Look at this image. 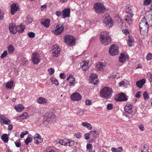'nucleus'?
<instances>
[{
  "mask_svg": "<svg viewBox=\"0 0 152 152\" xmlns=\"http://www.w3.org/2000/svg\"><path fill=\"white\" fill-rule=\"evenodd\" d=\"M9 30L10 32L13 34H15L17 32V25L12 23L9 25Z\"/></svg>",
  "mask_w": 152,
  "mask_h": 152,
  "instance_id": "14",
  "label": "nucleus"
},
{
  "mask_svg": "<svg viewBox=\"0 0 152 152\" xmlns=\"http://www.w3.org/2000/svg\"><path fill=\"white\" fill-rule=\"evenodd\" d=\"M32 62L34 64H38L40 61V56L38 53H36L33 54Z\"/></svg>",
  "mask_w": 152,
  "mask_h": 152,
  "instance_id": "10",
  "label": "nucleus"
},
{
  "mask_svg": "<svg viewBox=\"0 0 152 152\" xmlns=\"http://www.w3.org/2000/svg\"><path fill=\"white\" fill-rule=\"evenodd\" d=\"M71 98L73 100L79 101L81 99V96L79 93H75L71 96Z\"/></svg>",
  "mask_w": 152,
  "mask_h": 152,
  "instance_id": "15",
  "label": "nucleus"
},
{
  "mask_svg": "<svg viewBox=\"0 0 152 152\" xmlns=\"http://www.w3.org/2000/svg\"><path fill=\"white\" fill-rule=\"evenodd\" d=\"M82 125L86 127L89 130H90L92 128V126L90 124L86 122H83L82 123Z\"/></svg>",
  "mask_w": 152,
  "mask_h": 152,
  "instance_id": "37",
  "label": "nucleus"
},
{
  "mask_svg": "<svg viewBox=\"0 0 152 152\" xmlns=\"http://www.w3.org/2000/svg\"><path fill=\"white\" fill-rule=\"evenodd\" d=\"M28 116V113L26 112H24L20 116L18 117L17 119H20L22 120H24L26 119Z\"/></svg>",
  "mask_w": 152,
  "mask_h": 152,
  "instance_id": "29",
  "label": "nucleus"
},
{
  "mask_svg": "<svg viewBox=\"0 0 152 152\" xmlns=\"http://www.w3.org/2000/svg\"><path fill=\"white\" fill-rule=\"evenodd\" d=\"M56 16L58 17H59L61 16L62 14V12L60 11H58L56 12Z\"/></svg>",
  "mask_w": 152,
  "mask_h": 152,
  "instance_id": "55",
  "label": "nucleus"
},
{
  "mask_svg": "<svg viewBox=\"0 0 152 152\" xmlns=\"http://www.w3.org/2000/svg\"><path fill=\"white\" fill-rule=\"evenodd\" d=\"M62 12L63 13V18H65L66 17H68L70 16V10L69 8H67L64 9Z\"/></svg>",
  "mask_w": 152,
  "mask_h": 152,
  "instance_id": "21",
  "label": "nucleus"
},
{
  "mask_svg": "<svg viewBox=\"0 0 152 152\" xmlns=\"http://www.w3.org/2000/svg\"><path fill=\"white\" fill-rule=\"evenodd\" d=\"M60 77L61 78L64 79L65 78V74L64 73H61L60 74Z\"/></svg>",
  "mask_w": 152,
  "mask_h": 152,
  "instance_id": "58",
  "label": "nucleus"
},
{
  "mask_svg": "<svg viewBox=\"0 0 152 152\" xmlns=\"http://www.w3.org/2000/svg\"><path fill=\"white\" fill-rule=\"evenodd\" d=\"M28 132L26 131H25L21 133V134L20 135V137L21 138L24 137V136L28 134Z\"/></svg>",
  "mask_w": 152,
  "mask_h": 152,
  "instance_id": "44",
  "label": "nucleus"
},
{
  "mask_svg": "<svg viewBox=\"0 0 152 152\" xmlns=\"http://www.w3.org/2000/svg\"><path fill=\"white\" fill-rule=\"evenodd\" d=\"M91 82L95 84H96L99 80L97 76L95 74H91L90 76Z\"/></svg>",
  "mask_w": 152,
  "mask_h": 152,
  "instance_id": "16",
  "label": "nucleus"
},
{
  "mask_svg": "<svg viewBox=\"0 0 152 152\" xmlns=\"http://www.w3.org/2000/svg\"><path fill=\"white\" fill-rule=\"evenodd\" d=\"M67 80H69V82L74 81L75 80V79L73 76L71 75H70L67 78Z\"/></svg>",
  "mask_w": 152,
  "mask_h": 152,
  "instance_id": "41",
  "label": "nucleus"
},
{
  "mask_svg": "<svg viewBox=\"0 0 152 152\" xmlns=\"http://www.w3.org/2000/svg\"><path fill=\"white\" fill-rule=\"evenodd\" d=\"M14 81L13 80H11L8 81L6 84V87L7 89L11 88L13 87Z\"/></svg>",
  "mask_w": 152,
  "mask_h": 152,
  "instance_id": "30",
  "label": "nucleus"
},
{
  "mask_svg": "<svg viewBox=\"0 0 152 152\" xmlns=\"http://www.w3.org/2000/svg\"><path fill=\"white\" fill-rule=\"evenodd\" d=\"M90 134L89 133H86L85 134V137L86 140H88L89 139Z\"/></svg>",
  "mask_w": 152,
  "mask_h": 152,
  "instance_id": "57",
  "label": "nucleus"
},
{
  "mask_svg": "<svg viewBox=\"0 0 152 152\" xmlns=\"http://www.w3.org/2000/svg\"><path fill=\"white\" fill-rule=\"evenodd\" d=\"M69 142H67V146H73L74 145L75 142L74 141H70L68 140Z\"/></svg>",
  "mask_w": 152,
  "mask_h": 152,
  "instance_id": "45",
  "label": "nucleus"
},
{
  "mask_svg": "<svg viewBox=\"0 0 152 152\" xmlns=\"http://www.w3.org/2000/svg\"><path fill=\"white\" fill-rule=\"evenodd\" d=\"M34 139L35 142L37 144L42 142L43 141V139L41 138L40 135L38 134H36L34 137Z\"/></svg>",
  "mask_w": 152,
  "mask_h": 152,
  "instance_id": "19",
  "label": "nucleus"
},
{
  "mask_svg": "<svg viewBox=\"0 0 152 152\" xmlns=\"http://www.w3.org/2000/svg\"><path fill=\"white\" fill-rule=\"evenodd\" d=\"M113 107V104H108L107 105V109L108 110H111Z\"/></svg>",
  "mask_w": 152,
  "mask_h": 152,
  "instance_id": "52",
  "label": "nucleus"
},
{
  "mask_svg": "<svg viewBox=\"0 0 152 152\" xmlns=\"http://www.w3.org/2000/svg\"><path fill=\"white\" fill-rule=\"evenodd\" d=\"M94 9L95 11L98 13L104 12L105 10L104 5L100 3H96L95 4Z\"/></svg>",
  "mask_w": 152,
  "mask_h": 152,
  "instance_id": "6",
  "label": "nucleus"
},
{
  "mask_svg": "<svg viewBox=\"0 0 152 152\" xmlns=\"http://www.w3.org/2000/svg\"><path fill=\"white\" fill-rule=\"evenodd\" d=\"M124 109L125 112L126 113L131 114L132 113V106L131 105L127 104L124 107Z\"/></svg>",
  "mask_w": 152,
  "mask_h": 152,
  "instance_id": "23",
  "label": "nucleus"
},
{
  "mask_svg": "<svg viewBox=\"0 0 152 152\" xmlns=\"http://www.w3.org/2000/svg\"><path fill=\"white\" fill-rule=\"evenodd\" d=\"M115 99L116 101H126L127 100V98L123 93H122L119 94L117 98L115 97Z\"/></svg>",
  "mask_w": 152,
  "mask_h": 152,
  "instance_id": "17",
  "label": "nucleus"
},
{
  "mask_svg": "<svg viewBox=\"0 0 152 152\" xmlns=\"http://www.w3.org/2000/svg\"><path fill=\"white\" fill-rule=\"evenodd\" d=\"M13 126L12 124L9 125L8 126V129L9 131H11L12 130Z\"/></svg>",
  "mask_w": 152,
  "mask_h": 152,
  "instance_id": "62",
  "label": "nucleus"
},
{
  "mask_svg": "<svg viewBox=\"0 0 152 152\" xmlns=\"http://www.w3.org/2000/svg\"><path fill=\"white\" fill-rule=\"evenodd\" d=\"M118 47L115 45H112L109 48V53L110 55L115 56L118 53Z\"/></svg>",
  "mask_w": 152,
  "mask_h": 152,
  "instance_id": "7",
  "label": "nucleus"
},
{
  "mask_svg": "<svg viewBox=\"0 0 152 152\" xmlns=\"http://www.w3.org/2000/svg\"><path fill=\"white\" fill-rule=\"evenodd\" d=\"M64 40L68 45H73L75 42V37L69 35H67L64 36Z\"/></svg>",
  "mask_w": 152,
  "mask_h": 152,
  "instance_id": "5",
  "label": "nucleus"
},
{
  "mask_svg": "<svg viewBox=\"0 0 152 152\" xmlns=\"http://www.w3.org/2000/svg\"><path fill=\"white\" fill-rule=\"evenodd\" d=\"M25 27L21 24L19 25H17V32L20 33H22L25 29Z\"/></svg>",
  "mask_w": 152,
  "mask_h": 152,
  "instance_id": "28",
  "label": "nucleus"
},
{
  "mask_svg": "<svg viewBox=\"0 0 152 152\" xmlns=\"http://www.w3.org/2000/svg\"><path fill=\"white\" fill-rule=\"evenodd\" d=\"M145 79H142L141 80L137 81L136 82V85L139 88H141L142 86L145 83Z\"/></svg>",
  "mask_w": 152,
  "mask_h": 152,
  "instance_id": "25",
  "label": "nucleus"
},
{
  "mask_svg": "<svg viewBox=\"0 0 152 152\" xmlns=\"http://www.w3.org/2000/svg\"><path fill=\"white\" fill-rule=\"evenodd\" d=\"M140 93L139 92H137L135 95V96L138 98H140Z\"/></svg>",
  "mask_w": 152,
  "mask_h": 152,
  "instance_id": "63",
  "label": "nucleus"
},
{
  "mask_svg": "<svg viewBox=\"0 0 152 152\" xmlns=\"http://www.w3.org/2000/svg\"><path fill=\"white\" fill-rule=\"evenodd\" d=\"M151 2V0H144L143 3L145 5L149 4Z\"/></svg>",
  "mask_w": 152,
  "mask_h": 152,
  "instance_id": "49",
  "label": "nucleus"
},
{
  "mask_svg": "<svg viewBox=\"0 0 152 152\" xmlns=\"http://www.w3.org/2000/svg\"><path fill=\"white\" fill-rule=\"evenodd\" d=\"M103 23L107 27L110 28L113 25V22L110 16H108L104 19Z\"/></svg>",
  "mask_w": 152,
  "mask_h": 152,
  "instance_id": "9",
  "label": "nucleus"
},
{
  "mask_svg": "<svg viewBox=\"0 0 152 152\" xmlns=\"http://www.w3.org/2000/svg\"><path fill=\"white\" fill-rule=\"evenodd\" d=\"M0 121L1 123L7 125L11 123L10 120L3 115H0Z\"/></svg>",
  "mask_w": 152,
  "mask_h": 152,
  "instance_id": "12",
  "label": "nucleus"
},
{
  "mask_svg": "<svg viewBox=\"0 0 152 152\" xmlns=\"http://www.w3.org/2000/svg\"><path fill=\"white\" fill-rule=\"evenodd\" d=\"M50 20V19H47L45 20H42L41 23L46 28L49 26Z\"/></svg>",
  "mask_w": 152,
  "mask_h": 152,
  "instance_id": "26",
  "label": "nucleus"
},
{
  "mask_svg": "<svg viewBox=\"0 0 152 152\" xmlns=\"http://www.w3.org/2000/svg\"><path fill=\"white\" fill-rule=\"evenodd\" d=\"M148 147H145V146H143V148L142 149V150H146V152H148Z\"/></svg>",
  "mask_w": 152,
  "mask_h": 152,
  "instance_id": "64",
  "label": "nucleus"
},
{
  "mask_svg": "<svg viewBox=\"0 0 152 152\" xmlns=\"http://www.w3.org/2000/svg\"><path fill=\"white\" fill-rule=\"evenodd\" d=\"M28 35L30 37H34L35 36V34L33 32H29L28 33Z\"/></svg>",
  "mask_w": 152,
  "mask_h": 152,
  "instance_id": "50",
  "label": "nucleus"
},
{
  "mask_svg": "<svg viewBox=\"0 0 152 152\" xmlns=\"http://www.w3.org/2000/svg\"><path fill=\"white\" fill-rule=\"evenodd\" d=\"M2 140L5 142H7L8 140V136L7 134H4L1 137Z\"/></svg>",
  "mask_w": 152,
  "mask_h": 152,
  "instance_id": "34",
  "label": "nucleus"
},
{
  "mask_svg": "<svg viewBox=\"0 0 152 152\" xmlns=\"http://www.w3.org/2000/svg\"><path fill=\"white\" fill-rule=\"evenodd\" d=\"M8 49L9 51V53H12L14 51V48L13 46L12 45H10L8 47Z\"/></svg>",
  "mask_w": 152,
  "mask_h": 152,
  "instance_id": "39",
  "label": "nucleus"
},
{
  "mask_svg": "<svg viewBox=\"0 0 152 152\" xmlns=\"http://www.w3.org/2000/svg\"><path fill=\"white\" fill-rule=\"evenodd\" d=\"M37 102L40 104H45L48 102L47 100L44 98L38 97L37 99Z\"/></svg>",
  "mask_w": 152,
  "mask_h": 152,
  "instance_id": "24",
  "label": "nucleus"
},
{
  "mask_svg": "<svg viewBox=\"0 0 152 152\" xmlns=\"http://www.w3.org/2000/svg\"><path fill=\"white\" fill-rule=\"evenodd\" d=\"M139 129L142 131L144 130V126L143 124H141L139 126Z\"/></svg>",
  "mask_w": 152,
  "mask_h": 152,
  "instance_id": "61",
  "label": "nucleus"
},
{
  "mask_svg": "<svg viewBox=\"0 0 152 152\" xmlns=\"http://www.w3.org/2000/svg\"><path fill=\"white\" fill-rule=\"evenodd\" d=\"M123 149L121 147H120L117 148H112V151L113 152H120L122 151Z\"/></svg>",
  "mask_w": 152,
  "mask_h": 152,
  "instance_id": "38",
  "label": "nucleus"
},
{
  "mask_svg": "<svg viewBox=\"0 0 152 152\" xmlns=\"http://www.w3.org/2000/svg\"><path fill=\"white\" fill-rule=\"evenodd\" d=\"M89 133L92 134L93 137L94 138L98 137L99 135V132L96 131H91Z\"/></svg>",
  "mask_w": 152,
  "mask_h": 152,
  "instance_id": "33",
  "label": "nucleus"
},
{
  "mask_svg": "<svg viewBox=\"0 0 152 152\" xmlns=\"http://www.w3.org/2000/svg\"><path fill=\"white\" fill-rule=\"evenodd\" d=\"M112 92L111 88L106 87L100 90V95L102 97L107 99L111 96Z\"/></svg>",
  "mask_w": 152,
  "mask_h": 152,
  "instance_id": "4",
  "label": "nucleus"
},
{
  "mask_svg": "<svg viewBox=\"0 0 152 152\" xmlns=\"http://www.w3.org/2000/svg\"><path fill=\"white\" fill-rule=\"evenodd\" d=\"M146 58L147 60H150L152 58V54L151 53H148L146 57Z\"/></svg>",
  "mask_w": 152,
  "mask_h": 152,
  "instance_id": "48",
  "label": "nucleus"
},
{
  "mask_svg": "<svg viewBox=\"0 0 152 152\" xmlns=\"http://www.w3.org/2000/svg\"><path fill=\"white\" fill-rule=\"evenodd\" d=\"M10 12L11 14L14 15L19 9V6L16 3L12 4L11 6Z\"/></svg>",
  "mask_w": 152,
  "mask_h": 152,
  "instance_id": "11",
  "label": "nucleus"
},
{
  "mask_svg": "<svg viewBox=\"0 0 152 152\" xmlns=\"http://www.w3.org/2000/svg\"><path fill=\"white\" fill-rule=\"evenodd\" d=\"M105 66L106 64L104 63L99 62L96 65L95 67L96 70L97 71L102 70Z\"/></svg>",
  "mask_w": 152,
  "mask_h": 152,
  "instance_id": "20",
  "label": "nucleus"
},
{
  "mask_svg": "<svg viewBox=\"0 0 152 152\" xmlns=\"http://www.w3.org/2000/svg\"><path fill=\"white\" fill-rule=\"evenodd\" d=\"M92 148V146L91 144L88 143L86 146V148L87 149H89L91 150Z\"/></svg>",
  "mask_w": 152,
  "mask_h": 152,
  "instance_id": "53",
  "label": "nucleus"
},
{
  "mask_svg": "<svg viewBox=\"0 0 152 152\" xmlns=\"http://www.w3.org/2000/svg\"><path fill=\"white\" fill-rule=\"evenodd\" d=\"M24 107L22 104H19L18 105L15 106V109L18 112H20L22 111L24 109Z\"/></svg>",
  "mask_w": 152,
  "mask_h": 152,
  "instance_id": "27",
  "label": "nucleus"
},
{
  "mask_svg": "<svg viewBox=\"0 0 152 152\" xmlns=\"http://www.w3.org/2000/svg\"><path fill=\"white\" fill-rule=\"evenodd\" d=\"M32 138L30 137H28L25 140L26 144L27 145H28L29 142L32 141Z\"/></svg>",
  "mask_w": 152,
  "mask_h": 152,
  "instance_id": "40",
  "label": "nucleus"
},
{
  "mask_svg": "<svg viewBox=\"0 0 152 152\" xmlns=\"http://www.w3.org/2000/svg\"><path fill=\"white\" fill-rule=\"evenodd\" d=\"M68 140L64 139L60 140L59 141V143L62 145H67V142H68Z\"/></svg>",
  "mask_w": 152,
  "mask_h": 152,
  "instance_id": "32",
  "label": "nucleus"
},
{
  "mask_svg": "<svg viewBox=\"0 0 152 152\" xmlns=\"http://www.w3.org/2000/svg\"><path fill=\"white\" fill-rule=\"evenodd\" d=\"M140 32L141 34L147 35L149 29V26L146 19L143 18L139 23Z\"/></svg>",
  "mask_w": 152,
  "mask_h": 152,
  "instance_id": "2",
  "label": "nucleus"
},
{
  "mask_svg": "<svg viewBox=\"0 0 152 152\" xmlns=\"http://www.w3.org/2000/svg\"><path fill=\"white\" fill-rule=\"evenodd\" d=\"M54 29L53 30V32L56 35L60 34L64 31V27L63 25H58L54 27Z\"/></svg>",
  "mask_w": 152,
  "mask_h": 152,
  "instance_id": "8",
  "label": "nucleus"
},
{
  "mask_svg": "<svg viewBox=\"0 0 152 152\" xmlns=\"http://www.w3.org/2000/svg\"><path fill=\"white\" fill-rule=\"evenodd\" d=\"M134 42V40L133 38L130 36H129L128 40V45L130 47L132 46V43Z\"/></svg>",
  "mask_w": 152,
  "mask_h": 152,
  "instance_id": "31",
  "label": "nucleus"
},
{
  "mask_svg": "<svg viewBox=\"0 0 152 152\" xmlns=\"http://www.w3.org/2000/svg\"><path fill=\"white\" fill-rule=\"evenodd\" d=\"M33 21L32 19L30 17H28L26 18V23L27 24H29L31 23Z\"/></svg>",
  "mask_w": 152,
  "mask_h": 152,
  "instance_id": "42",
  "label": "nucleus"
},
{
  "mask_svg": "<svg viewBox=\"0 0 152 152\" xmlns=\"http://www.w3.org/2000/svg\"><path fill=\"white\" fill-rule=\"evenodd\" d=\"M15 143L16 146L17 147H20L21 145L20 141L19 140H17L15 142Z\"/></svg>",
  "mask_w": 152,
  "mask_h": 152,
  "instance_id": "43",
  "label": "nucleus"
},
{
  "mask_svg": "<svg viewBox=\"0 0 152 152\" xmlns=\"http://www.w3.org/2000/svg\"><path fill=\"white\" fill-rule=\"evenodd\" d=\"M143 96L145 100L148 98V94L146 91L144 92L143 94Z\"/></svg>",
  "mask_w": 152,
  "mask_h": 152,
  "instance_id": "47",
  "label": "nucleus"
},
{
  "mask_svg": "<svg viewBox=\"0 0 152 152\" xmlns=\"http://www.w3.org/2000/svg\"><path fill=\"white\" fill-rule=\"evenodd\" d=\"M128 56L125 55L123 53L121 54L119 57V61L122 63H124L126 61L128 60Z\"/></svg>",
  "mask_w": 152,
  "mask_h": 152,
  "instance_id": "22",
  "label": "nucleus"
},
{
  "mask_svg": "<svg viewBox=\"0 0 152 152\" xmlns=\"http://www.w3.org/2000/svg\"><path fill=\"white\" fill-rule=\"evenodd\" d=\"M88 63L89 61L88 60L83 61L81 63L80 66L83 71H86L88 68Z\"/></svg>",
  "mask_w": 152,
  "mask_h": 152,
  "instance_id": "18",
  "label": "nucleus"
},
{
  "mask_svg": "<svg viewBox=\"0 0 152 152\" xmlns=\"http://www.w3.org/2000/svg\"><path fill=\"white\" fill-rule=\"evenodd\" d=\"M125 21H127L126 23H128L130 26L132 24V20L129 17L126 16L125 19Z\"/></svg>",
  "mask_w": 152,
  "mask_h": 152,
  "instance_id": "35",
  "label": "nucleus"
},
{
  "mask_svg": "<svg viewBox=\"0 0 152 152\" xmlns=\"http://www.w3.org/2000/svg\"><path fill=\"white\" fill-rule=\"evenodd\" d=\"M48 71L49 72V74L50 75H52L54 72V70L52 68H50L49 69Z\"/></svg>",
  "mask_w": 152,
  "mask_h": 152,
  "instance_id": "51",
  "label": "nucleus"
},
{
  "mask_svg": "<svg viewBox=\"0 0 152 152\" xmlns=\"http://www.w3.org/2000/svg\"><path fill=\"white\" fill-rule=\"evenodd\" d=\"M86 104L87 105H89L91 104V101L89 99H87L86 101Z\"/></svg>",
  "mask_w": 152,
  "mask_h": 152,
  "instance_id": "54",
  "label": "nucleus"
},
{
  "mask_svg": "<svg viewBox=\"0 0 152 152\" xmlns=\"http://www.w3.org/2000/svg\"><path fill=\"white\" fill-rule=\"evenodd\" d=\"M50 80L53 84L57 86L58 85L59 83L58 80L55 78L52 77L50 78Z\"/></svg>",
  "mask_w": 152,
  "mask_h": 152,
  "instance_id": "36",
  "label": "nucleus"
},
{
  "mask_svg": "<svg viewBox=\"0 0 152 152\" xmlns=\"http://www.w3.org/2000/svg\"><path fill=\"white\" fill-rule=\"evenodd\" d=\"M43 124L46 127L49 126L48 124L54 122L56 120V116L53 113L48 112L45 113L43 118Z\"/></svg>",
  "mask_w": 152,
  "mask_h": 152,
  "instance_id": "3",
  "label": "nucleus"
},
{
  "mask_svg": "<svg viewBox=\"0 0 152 152\" xmlns=\"http://www.w3.org/2000/svg\"><path fill=\"white\" fill-rule=\"evenodd\" d=\"M99 38L101 43L105 45L111 43V37L107 31H104L101 32L99 36Z\"/></svg>",
  "mask_w": 152,
  "mask_h": 152,
  "instance_id": "1",
  "label": "nucleus"
},
{
  "mask_svg": "<svg viewBox=\"0 0 152 152\" xmlns=\"http://www.w3.org/2000/svg\"><path fill=\"white\" fill-rule=\"evenodd\" d=\"M122 32L126 35L127 34H128L129 33L128 30L126 29H123L122 31Z\"/></svg>",
  "mask_w": 152,
  "mask_h": 152,
  "instance_id": "59",
  "label": "nucleus"
},
{
  "mask_svg": "<svg viewBox=\"0 0 152 152\" xmlns=\"http://www.w3.org/2000/svg\"><path fill=\"white\" fill-rule=\"evenodd\" d=\"M60 48L57 45H54L52 50L53 56L58 57L60 53Z\"/></svg>",
  "mask_w": 152,
  "mask_h": 152,
  "instance_id": "13",
  "label": "nucleus"
},
{
  "mask_svg": "<svg viewBox=\"0 0 152 152\" xmlns=\"http://www.w3.org/2000/svg\"><path fill=\"white\" fill-rule=\"evenodd\" d=\"M125 82L123 81H121L119 83L120 86H123L125 85Z\"/></svg>",
  "mask_w": 152,
  "mask_h": 152,
  "instance_id": "60",
  "label": "nucleus"
},
{
  "mask_svg": "<svg viewBox=\"0 0 152 152\" xmlns=\"http://www.w3.org/2000/svg\"><path fill=\"white\" fill-rule=\"evenodd\" d=\"M7 54V51L6 50L4 51V52L2 54L1 56V57L2 58H4L6 57Z\"/></svg>",
  "mask_w": 152,
  "mask_h": 152,
  "instance_id": "46",
  "label": "nucleus"
},
{
  "mask_svg": "<svg viewBox=\"0 0 152 152\" xmlns=\"http://www.w3.org/2000/svg\"><path fill=\"white\" fill-rule=\"evenodd\" d=\"M75 135L76 137L78 138H80L81 136V134L79 132L75 133Z\"/></svg>",
  "mask_w": 152,
  "mask_h": 152,
  "instance_id": "56",
  "label": "nucleus"
}]
</instances>
